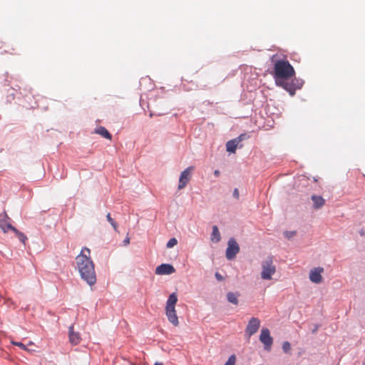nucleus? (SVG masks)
Listing matches in <instances>:
<instances>
[{
	"mask_svg": "<svg viewBox=\"0 0 365 365\" xmlns=\"http://www.w3.org/2000/svg\"><path fill=\"white\" fill-rule=\"evenodd\" d=\"M91 251L88 248L84 247L81 253L76 257V265L81 278L89 285H93L96 282V275L94 264L90 257Z\"/></svg>",
	"mask_w": 365,
	"mask_h": 365,
	"instance_id": "1",
	"label": "nucleus"
},
{
	"mask_svg": "<svg viewBox=\"0 0 365 365\" xmlns=\"http://www.w3.org/2000/svg\"><path fill=\"white\" fill-rule=\"evenodd\" d=\"M276 55L271 57V61L274 62L273 76L275 81H279L280 79H289L295 76V71L293 66L287 60H276Z\"/></svg>",
	"mask_w": 365,
	"mask_h": 365,
	"instance_id": "2",
	"label": "nucleus"
},
{
	"mask_svg": "<svg viewBox=\"0 0 365 365\" xmlns=\"http://www.w3.org/2000/svg\"><path fill=\"white\" fill-rule=\"evenodd\" d=\"M178 302V296L176 293L171 294L165 306V314L168 321L175 327L179 325V320L175 310V304Z\"/></svg>",
	"mask_w": 365,
	"mask_h": 365,
	"instance_id": "3",
	"label": "nucleus"
},
{
	"mask_svg": "<svg viewBox=\"0 0 365 365\" xmlns=\"http://www.w3.org/2000/svg\"><path fill=\"white\" fill-rule=\"evenodd\" d=\"M261 267V278L264 280H271L277 271L273 257L272 256L267 257L262 262Z\"/></svg>",
	"mask_w": 365,
	"mask_h": 365,
	"instance_id": "4",
	"label": "nucleus"
},
{
	"mask_svg": "<svg viewBox=\"0 0 365 365\" xmlns=\"http://www.w3.org/2000/svg\"><path fill=\"white\" fill-rule=\"evenodd\" d=\"M259 341L264 344V348L267 351H270L273 344V338L270 335V331L267 328H263L259 335Z\"/></svg>",
	"mask_w": 365,
	"mask_h": 365,
	"instance_id": "5",
	"label": "nucleus"
},
{
	"mask_svg": "<svg viewBox=\"0 0 365 365\" xmlns=\"http://www.w3.org/2000/svg\"><path fill=\"white\" fill-rule=\"evenodd\" d=\"M240 252V247L233 238L230 239L226 250V257L230 260L235 257L236 255Z\"/></svg>",
	"mask_w": 365,
	"mask_h": 365,
	"instance_id": "6",
	"label": "nucleus"
},
{
	"mask_svg": "<svg viewBox=\"0 0 365 365\" xmlns=\"http://www.w3.org/2000/svg\"><path fill=\"white\" fill-rule=\"evenodd\" d=\"M193 170L194 167L190 166L181 173L179 178L178 190L185 187L191 179V172Z\"/></svg>",
	"mask_w": 365,
	"mask_h": 365,
	"instance_id": "7",
	"label": "nucleus"
},
{
	"mask_svg": "<svg viewBox=\"0 0 365 365\" xmlns=\"http://www.w3.org/2000/svg\"><path fill=\"white\" fill-rule=\"evenodd\" d=\"M260 327V320L256 317H252L247 325L245 332L249 337L257 332Z\"/></svg>",
	"mask_w": 365,
	"mask_h": 365,
	"instance_id": "8",
	"label": "nucleus"
},
{
	"mask_svg": "<svg viewBox=\"0 0 365 365\" xmlns=\"http://www.w3.org/2000/svg\"><path fill=\"white\" fill-rule=\"evenodd\" d=\"M324 269L323 267H314L309 272V279L311 282L315 284H319L322 282V273L324 272Z\"/></svg>",
	"mask_w": 365,
	"mask_h": 365,
	"instance_id": "9",
	"label": "nucleus"
},
{
	"mask_svg": "<svg viewBox=\"0 0 365 365\" xmlns=\"http://www.w3.org/2000/svg\"><path fill=\"white\" fill-rule=\"evenodd\" d=\"M11 219L6 212L0 213V227L4 232H7L9 230H12L13 227L10 222Z\"/></svg>",
	"mask_w": 365,
	"mask_h": 365,
	"instance_id": "10",
	"label": "nucleus"
},
{
	"mask_svg": "<svg viewBox=\"0 0 365 365\" xmlns=\"http://www.w3.org/2000/svg\"><path fill=\"white\" fill-rule=\"evenodd\" d=\"M246 138V134H241L237 138L229 140L226 143V149L229 153H235L239 143Z\"/></svg>",
	"mask_w": 365,
	"mask_h": 365,
	"instance_id": "11",
	"label": "nucleus"
},
{
	"mask_svg": "<svg viewBox=\"0 0 365 365\" xmlns=\"http://www.w3.org/2000/svg\"><path fill=\"white\" fill-rule=\"evenodd\" d=\"M175 272L174 267L170 264H162L155 269V274L158 275L170 274Z\"/></svg>",
	"mask_w": 365,
	"mask_h": 365,
	"instance_id": "12",
	"label": "nucleus"
},
{
	"mask_svg": "<svg viewBox=\"0 0 365 365\" xmlns=\"http://www.w3.org/2000/svg\"><path fill=\"white\" fill-rule=\"evenodd\" d=\"M81 340V334L79 332H76L73 330V326L69 327V341L73 345H77Z\"/></svg>",
	"mask_w": 365,
	"mask_h": 365,
	"instance_id": "13",
	"label": "nucleus"
},
{
	"mask_svg": "<svg viewBox=\"0 0 365 365\" xmlns=\"http://www.w3.org/2000/svg\"><path fill=\"white\" fill-rule=\"evenodd\" d=\"M287 80V79H280L279 81H275V83L277 86H281L286 91H289L291 95H294V91H293L292 85L286 82Z\"/></svg>",
	"mask_w": 365,
	"mask_h": 365,
	"instance_id": "14",
	"label": "nucleus"
},
{
	"mask_svg": "<svg viewBox=\"0 0 365 365\" xmlns=\"http://www.w3.org/2000/svg\"><path fill=\"white\" fill-rule=\"evenodd\" d=\"M94 133L98 134L101 135L103 138L111 140L112 135L107 130V129L103 126H101L99 128H97L94 130Z\"/></svg>",
	"mask_w": 365,
	"mask_h": 365,
	"instance_id": "15",
	"label": "nucleus"
},
{
	"mask_svg": "<svg viewBox=\"0 0 365 365\" xmlns=\"http://www.w3.org/2000/svg\"><path fill=\"white\" fill-rule=\"evenodd\" d=\"M312 200L314 202V207L315 209H319L322 207L325 202L324 199L322 196H318L315 195L312 196Z\"/></svg>",
	"mask_w": 365,
	"mask_h": 365,
	"instance_id": "16",
	"label": "nucleus"
},
{
	"mask_svg": "<svg viewBox=\"0 0 365 365\" xmlns=\"http://www.w3.org/2000/svg\"><path fill=\"white\" fill-rule=\"evenodd\" d=\"M210 240L212 242H218L221 240V236L218 227L216 225L212 227V232L211 234Z\"/></svg>",
	"mask_w": 365,
	"mask_h": 365,
	"instance_id": "17",
	"label": "nucleus"
},
{
	"mask_svg": "<svg viewBox=\"0 0 365 365\" xmlns=\"http://www.w3.org/2000/svg\"><path fill=\"white\" fill-rule=\"evenodd\" d=\"M238 295L239 294H235V293L232 292H228L227 294V299L228 302H230V303L237 305L238 304Z\"/></svg>",
	"mask_w": 365,
	"mask_h": 365,
	"instance_id": "18",
	"label": "nucleus"
},
{
	"mask_svg": "<svg viewBox=\"0 0 365 365\" xmlns=\"http://www.w3.org/2000/svg\"><path fill=\"white\" fill-rule=\"evenodd\" d=\"M11 231H13L16 235L17 237L21 242H23L24 244L26 243V241L27 240V237L23 232L19 231L15 227H14Z\"/></svg>",
	"mask_w": 365,
	"mask_h": 365,
	"instance_id": "19",
	"label": "nucleus"
},
{
	"mask_svg": "<svg viewBox=\"0 0 365 365\" xmlns=\"http://www.w3.org/2000/svg\"><path fill=\"white\" fill-rule=\"evenodd\" d=\"M106 218H107V220L110 223V225H112V227H113V229L115 230V231H118V225L117 223L114 221V220L111 217V215L110 213H108L106 215Z\"/></svg>",
	"mask_w": 365,
	"mask_h": 365,
	"instance_id": "20",
	"label": "nucleus"
},
{
	"mask_svg": "<svg viewBox=\"0 0 365 365\" xmlns=\"http://www.w3.org/2000/svg\"><path fill=\"white\" fill-rule=\"evenodd\" d=\"M178 244V240L175 237H173L171 239L169 240V241L168 242L167 245H166V247L168 248H172L175 245H176Z\"/></svg>",
	"mask_w": 365,
	"mask_h": 365,
	"instance_id": "21",
	"label": "nucleus"
},
{
	"mask_svg": "<svg viewBox=\"0 0 365 365\" xmlns=\"http://www.w3.org/2000/svg\"><path fill=\"white\" fill-rule=\"evenodd\" d=\"M236 361V357L235 355H232L228 359L227 361L225 363V365H235Z\"/></svg>",
	"mask_w": 365,
	"mask_h": 365,
	"instance_id": "22",
	"label": "nucleus"
},
{
	"mask_svg": "<svg viewBox=\"0 0 365 365\" xmlns=\"http://www.w3.org/2000/svg\"><path fill=\"white\" fill-rule=\"evenodd\" d=\"M282 349L284 352L287 353L291 349V345L289 342L285 341L282 344Z\"/></svg>",
	"mask_w": 365,
	"mask_h": 365,
	"instance_id": "23",
	"label": "nucleus"
},
{
	"mask_svg": "<svg viewBox=\"0 0 365 365\" xmlns=\"http://www.w3.org/2000/svg\"><path fill=\"white\" fill-rule=\"evenodd\" d=\"M296 235L294 231H287L284 232V235L287 238L290 239Z\"/></svg>",
	"mask_w": 365,
	"mask_h": 365,
	"instance_id": "24",
	"label": "nucleus"
},
{
	"mask_svg": "<svg viewBox=\"0 0 365 365\" xmlns=\"http://www.w3.org/2000/svg\"><path fill=\"white\" fill-rule=\"evenodd\" d=\"M11 343L14 345H16V346L20 347L22 349H26V346L24 344H22L21 342L11 341Z\"/></svg>",
	"mask_w": 365,
	"mask_h": 365,
	"instance_id": "25",
	"label": "nucleus"
},
{
	"mask_svg": "<svg viewBox=\"0 0 365 365\" xmlns=\"http://www.w3.org/2000/svg\"><path fill=\"white\" fill-rule=\"evenodd\" d=\"M233 196L236 198V199H238L239 197H240V194H239V191H238V189L237 188H235L233 191Z\"/></svg>",
	"mask_w": 365,
	"mask_h": 365,
	"instance_id": "26",
	"label": "nucleus"
},
{
	"mask_svg": "<svg viewBox=\"0 0 365 365\" xmlns=\"http://www.w3.org/2000/svg\"><path fill=\"white\" fill-rule=\"evenodd\" d=\"M215 277H216V278H217V280H219V281H221V280H222V279H223V277H222V275H221L220 273H218V272H216V273H215Z\"/></svg>",
	"mask_w": 365,
	"mask_h": 365,
	"instance_id": "27",
	"label": "nucleus"
},
{
	"mask_svg": "<svg viewBox=\"0 0 365 365\" xmlns=\"http://www.w3.org/2000/svg\"><path fill=\"white\" fill-rule=\"evenodd\" d=\"M124 245H128L130 243V237L126 236L125 240H123Z\"/></svg>",
	"mask_w": 365,
	"mask_h": 365,
	"instance_id": "28",
	"label": "nucleus"
},
{
	"mask_svg": "<svg viewBox=\"0 0 365 365\" xmlns=\"http://www.w3.org/2000/svg\"><path fill=\"white\" fill-rule=\"evenodd\" d=\"M214 175L215 177H219L220 176V171L218 170H215L214 171Z\"/></svg>",
	"mask_w": 365,
	"mask_h": 365,
	"instance_id": "29",
	"label": "nucleus"
},
{
	"mask_svg": "<svg viewBox=\"0 0 365 365\" xmlns=\"http://www.w3.org/2000/svg\"><path fill=\"white\" fill-rule=\"evenodd\" d=\"M155 365H163V363H159V362H157L155 364Z\"/></svg>",
	"mask_w": 365,
	"mask_h": 365,
	"instance_id": "30",
	"label": "nucleus"
},
{
	"mask_svg": "<svg viewBox=\"0 0 365 365\" xmlns=\"http://www.w3.org/2000/svg\"><path fill=\"white\" fill-rule=\"evenodd\" d=\"M153 113L150 114V117H153Z\"/></svg>",
	"mask_w": 365,
	"mask_h": 365,
	"instance_id": "31",
	"label": "nucleus"
}]
</instances>
